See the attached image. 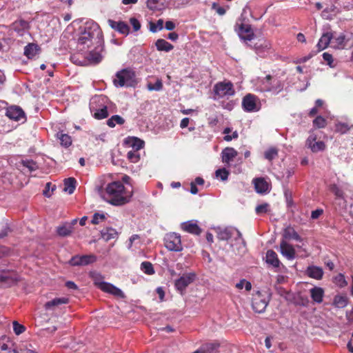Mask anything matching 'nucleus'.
<instances>
[{
	"mask_svg": "<svg viewBox=\"0 0 353 353\" xmlns=\"http://www.w3.org/2000/svg\"><path fill=\"white\" fill-rule=\"evenodd\" d=\"M347 304V299L345 296L337 295L334 299V305L339 308H343Z\"/></svg>",
	"mask_w": 353,
	"mask_h": 353,
	"instance_id": "ea45409f",
	"label": "nucleus"
},
{
	"mask_svg": "<svg viewBox=\"0 0 353 353\" xmlns=\"http://www.w3.org/2000/svg\"><path fill=\"white\" fill-rule=\"evenodd\" d=\"M96 44H97V46L95 47L94 50H91L87 58L88 59L89 61H90L93 63H98L102 60V58H103V56L101 54V52L103 50V47L102 45L103 41H101V43H96Z\"/></svg>",
	"mask_w": 353,
	"mask_h": 353,
	"instance_id": "6ab92c4d",
	"label": "nucleus"
},
{
	"mask_svg": "<svg viewBox=\"0 0 353 353\" xmlns=\"http://www.w3.org/2000/svg\"><path fill=\"white\" fill-rule=\"evenodd\" d=\"M334 283L339 288H344L347 285L344 274L340 273L334 277Z\"/></svg>",
	"mask_w": 353,
	"mask_h": 353,
	"instance_id": "c03bdc74",
	"label": "nucleus"
},
{
	"mask_svg": "<svg viewBox=\"0 0 353 353\" xmlns=\"http://www.w3.org/2000/svg\"><path fill=\"white\" fill-rule=\"evenodd\" d=\"M118 233L117 230L111 228H106L101 231V236L106 241L116 239Z\"/></svg>",
	"mask_w": 353,
	"mask_h": 353,
	"instance_id": "473e14b6",
	"label": "nucleus"
},
{
	"mask_svg": "<svg viewBox=\"0 0 353 353\" xmlns=\"http://www.w3.org/2000/svg\"><path fill=\"white\" fill-rule=\"evenodd\" d=\"M156 47L159 51L169 52L174 48V46L163 39H159L156 41Z\"/></svg>",
	"mask_w": 353,
	"mask_h": 353,
	"instance_id": "2f4dec72",
	"label": "nucleus"
},
{
	"mask_svg": "<svg viewBox=\"0 0 353 353\" xmlns=\"http://www.w3.org/2000/svg\"><path fill=\"white\" fill-rule=\"evenodd\" d=\"M100 289L102 291L111 294L117 297L123 298L125 296L121 290L110 283L105 282V283H102V286H101Z\"/></svg>",
	"mask_w": 353,
	"mask_h": 353,
	"instance_id": "aec40b11",
	"label": "nucleus"
},
{
	"mask_svg": "<svg viewBox=\"0 0 353 353\" xmlns=\"http://www.w3.org/2000/svg\"><path fill=\"white\" fill-rule=\"evenodd\" d=\"M51 189V191L53 192L55 190V185H52L51 183H47L46 184L45 190H43V194L47 196L50 197L51 196V194L50 193V190Z\"/></svg>",
	"mask_w": 353,
	"mask_h": 353,
	"instance_id": "680f3d73",
	"label": "nucleus"
},
{
	"mask_svg": "<svg viewBox=\"0 0 353 353\" xmlns=\"http://www.w3.org/2000/svg\"><path fill=\"white\" fill-rule=\"evenodd\" d=\"M313 123L316 127L322 128L325 127L327 122L323 117L319 116L313 121Z\"/></svg>",
	"mask_w": 353,
	"mask_h": 353,
	"instance_id": "5fc2aeb1",
	"label": "nucleus"
},
{
	"mask_svg": "<svg viewBox=\"0 0 353 353\" xmlns=\"http://www.w3.org/2000/svg\"><path fill=\"white\" fill-rule=\"evenodd\" d=\"M253 183L255 190L258 194H267L270 190L269 183L263 178L254 179Z\"/></svg>",
	"mask_w": 353,
	"mask_h": 353,
	"instance_id": "dca6fc26",
	"label": "nucleus"
},
{
	"mask_svg": "<svg viewBox=\"0 0 353 353\" xmlns=\"http://www.w3.org/2000/svg\"><path fill=\"white\" fill-rule=\"evenodd\" d=\"M316 136L311 134L306 141V145L313 152H318L325 149V145L323 141H316Z\"/></svg>",
	"mask_w": 353,
	"mask_h": 353,
	"instance_id": "f8f14e48",
	"label": "nucleus"
},
{
	"mask_svg": "<svg viewBox=\"0 0 353 353\" xmlns=\"http://www.w3.org/2000/svg\"><path fill=\"white\" fill-rule=\"evenodd\" d=\"M277 155L278 150L275 148H270L264 153L265 158L269 161H272V159H275Z\"/></svg>",
	"mask_w": 353,
	"mask_h": 353,
	"instance_id": "09e8293b",
	"label": "nucleus"
},
{
	"mask_svg": "<svg viewBox=\"0 0 353 353\" xmlns=\"http://www.w3.org/2000/svg\"><path fill=\"white\" fill-rule=\"evenodd\" d=\"M141 270L145 274L151 275L154 273L153 266L150 262L144 261L141 264Z\"/></svg>",
	"mask_w": 353,
	"mask_h": 353,
	"instance_id": "49530a36",
	"label": "nucleus"
},
{
	"mask_svg": "<svg viewBox=\"0 0 353 353\" xmlns=\"http://www.w3.org/2000/svg\"><path fill=\"white\" fill-rule=\"evenodd\" d=\"M306 274L312 279L320 280L323 276V270L321 268L315 265L308 266L305 270Z\"/></svg>",
	"mask_w": 353,
	"mask_h": 353,
	"instance_id": "5701e85b",
	"label": "nucleus"
},
{
	"mask_svg": "<svg viewBox=\"0 0 353 353\" xmlns=\"http://www.w3.org/2000/svg\"><path fill=\"white\" fill-rule=\"evenodd\" d=\"M158 0H148L147 6L152 10H157L159 9L157 6Z\"/></svg>",
	"mask_w": 353,
	"mask_h": 353,
	"instance_id": "0e129e2a",
	"label": "nucleus"
},
{
	"mask_svg": "<svg viewBox=\"0 0 353 353\" xmlns=\"http://www.w3.org/2000/svg\"><path fill=\"white\" fill-rule=\"evenodd\" d=\"M72 231L71 225L68 224V222L64 223L57 228V232L58 235L62 237L70 236Z\"/></svg>",
	"mask_w": 353,
	"mask_h": 353,
	"instance_id": "7c9ffc66",
	"label": "nucleus"
},
{
	"mask_svg": "<svg viewBox=\"0 0 353 353\" xmlns=\"http://www.w3.org/2000/svg\"><path fill=\"white\" fill-rule=\"evenodd\" d=\"M163 20L160 19H159L157 23H150V30L152 32H156L158 30H161L163 29Z\"/></svg>",
	"mask_w": 353,
	"mask_h": 353,
	"instance_id": "8fccbe9b",
	"label": "nucleus"
},
{
	"mask_svg": "<svg viewBox=\"0 0 353 353\" xmlns=\"http://www.w3.org/2000/svg\"><path fill=\"white\" fill-rule=\"evenodd\" d=\"M163 88V84L161 80H157L154 84L148 83V89L150 91L152 90H156L159 91L161 90Z\"/></svg>",
	"mask_w": 353,
	"mask_h": 353,
	"instance_id": "4d7b16f0",
	"label": "nucleus"
},
{
	"mask_svg": "<svg viewBox=\"0 0 353 353\" xmlns=\"http://www.w3.org/2000/svg\"><path fill=\"white\" fill-rule=\"evenodd\" d=\"M164 244L170 251L180 252L183 250L181 235L175 232H169L164 236Z\"/></svg>",
	"mask_w": 353,
	"mask_h": 353,
	"instance_id": "423d86ee",
	"label": "nucleus"
},
{
	"mask_svg": "<svg viewBox=\"0 0 353 353\" xmlns=\"http://www.w3.org/2000/svg\"><path fill=\"white\" fill-rule=\"evenodd\" d=\"M331 191L334 194V195L339 199L343 198V191L336 185H333L331 187Z\"/></svg>",
	"mask_w": 353,
	"mask_h": 353,
	"instance_id": "052dcab7",
	"label": "nucleus"
},
{
	"mask_svg": "<svg viewBox=\"0 0 353 353\" xmlns=\"http://www.w3.org/2000/svg\"><path fill=\"white\" fill-rule=\"evenodd\" d=\"M216 176L217 178H220L222 181H225L228 179L229 176V171L225 168L218 169L216 170Z\"/></svg>",
	"mask_w": 353,
	"mask_h": 353,
	"instance_id": "603ef678",
	"label": "nucleus"
},
{
	"mask_svg": "<svg viewBox=\"0 0 353 353\" xmlns=\"http://www.w3.org/2000/svg\"><path fill=\"white\" fill-rule=\"evenodd\" d=\"M39 46L34 43H29L24 48V54L28 58L34 57L39 52Z\"/></svg>",
	"mask_w": 353,
	"mask_h": 353,
	"instance_id": "c756f323",
	"label": "nucleus"
},
{
	"mask_svg": "<svg viewBox=\"0 0 353 353\" xmlns=\"http://www.w3.org/2000/svg\"><path fill=\"white\" fill-rule=\"evenodd\" d=\"M310 296L314 302L321 303L324 296V290L321 287H314L310 290Z\"/></svg>",
	"mask_w": 353,
	"mask_h": 353,
	"instance_id": "393cba45",
	"label": "nucleus"
},
{
	"mask_svg": "<svg viewBox=\"0 0 353 353\" xmlns=\"http://www.w3.org/2000/svg\"><path fill=\"white\" fill-rule=\"evenodd\" d=\"M76 188V180L74 178H68L64 180L63 190L71 194L74 192Z\"/></svg>",
	"mask_w": 353,
	"mask_h": 353,
	"instance_id": "72a5a7b5",
	"label": "nucleus"
},
{
	"mask_svg": "<svg viewBox=\"0 0 353 353\" xmlns=\"http://www.w3.org/2000/svg\"><path fill=\"white\" fill-rule=\"evenodd\" d=\"M333 43L334 47L336 48H344L345 46V36L343 34H339L337 37L334 38Z\"/></svg>",
	"mask_w": 353,
	"mask_h": 353,
	"instance_id": "79ce46f5",
	"label": "nucleus"
},
{
	"mask_svg": "<svg viewBox=\"0 0 353 353\" xmlns=\"http://www.w3.org/2000/svg\"><path fill=\"white\" fill-rule=\"evenodd\" d=\"M196 279V274L194 272L183 274L180 278L174 282V286L176 290L183 295L187 287L193 283Z\"/></svg>",
	"mask_w": 353,
	"mask_h": 353,
	"instance_id": "6e6552de",
	"label": "nucleus"
},
{
	"mask_svg": "<svg viewBox=\"0 0 353 353\" xmlns=\"http://www.w3.org/2000/svg\"><path fill=\"white\" fill-rule=\"evenodd\" d=\"M332 37L333 36L331 32L324 33L319 39L316 45L319 51L325 50L328 46Z\"/></svg>",
	"mask_w": 353,
	"mask_h": 353,
	"instance_id": "a878e982",
	"label": "nucleus"
},
{
	"mask_svg": "<svg viewBox=\"0 0 353 353\" xmlns=\"http://www.w3.org/2000/svg\"><path fill=\"white\" fill-rule=\"evenodd\" d=\"M238 33L241 39L245 41H251L254 36L251 26L243 23L239 25Z\"/></svg>",
	"mask_w": 353,
	"mask_h": 353,
	"instance_id": "4468645a",
	"label": "nucleus"
},
{
	"mask_svg": "<svg viewBox=\"0 0 353 353\" xmlns=\"http://www.w3.org/2000/svg\"><path fill=\"white\" fill-rule=\"evenodd\" d=\"M94 117L97 119H103L108 117V112L106 106L97 110L94 114Z\"/></svg>",
	"mask_w": 353,
	"mask_h": 353,
	"instance_id": "de8ad7c7",
	"label": "nucleus"
},
{
	"mask_svg": "<svg viewBox=\"0 0 353 353\" xmlns=\"http://www.w3.org/2000/svg\"><path fill=\"white\" fill-rule=\"evenodd\" d=\"M219 347L216 343H206L201 347V348L196 351V353H212Z\"/></svg>",
	"mask_w": 353,
	"mask_h": 353,
	"instance_id": "f704fd0d",
	"label": "nucleus"
},
{
	"mask_svg": "<svg viewBox=\"0 0 353 353\" xmlns=\"http://www.w3.org/2000/svg\"><path fill=\"white\" fill-rule=\"evenodd\" d=\"M279 251L288 260L292 261L296 258L294 248L285 240L281 241Z\"/></svg>",
	"mask_w": 353,
	"mask_h": 353,
	"instance_id": "9d476101",
	"label": "nucleus"
},
{
	"mask_svg": "<svg viewBox=\"0 0 353 353\" xmlns=\"http://www.w3.org/2000/svg\"><path fill=\"white\" fill-rule=\"evenodd\" d=\"M234 233L236 234L238 237L241 238V233L238 230L234 228H225L221 230L218 233V238L222 241L228 240Z\"/></svg>",
	"mask_w": 353,
	"mask_h": 353,
	"instance_id": "b1692460",
	"label": "nucleus"
},
{
	"mask_svg": "<svg viewBox=\"0 0 353 353\" xmlns=\"http://www.w3.org/2000/svg\"><path fill=\"white\" fill-rule=\"evenodd\" d=\"M258 89L261 92H271L276 94L283 90V83L277 77L268 74L261 81Z\"/></svg>",
	"mask_w": 353,
	"mask_h": 353,
	"instance_id": "7ed1b4c3",
	"label": "nucleus"
},
{
	"mask_svg": "<svg viewBox=\"0 0 353 353\" xmlns=\"http://www.w3.org/2000/svg\"><path fill=\"white\" fill-rule=\"evenodd\" d=\"M13 330L17 335L22 334L25 331V327L17 321L13 322Z\"/></svg>",
	"mask_w": 353,
	"mask_h": 353,
	"instance_id": "6e6d98bb",
	"label": "nucleus"
},
{
	"mask_svg": "<svg viewBox=\"0 0 353 353\" xmlns=\"http://www.w3.org/2000/svg\"><path fill=\"white\" fill-rule=\"evenodd\" d=\"M323 211L322 209H316L312 212L311 218L312 219H316L323 214Z\"/></svg>",
	"mask_w": 353,
	"mask_h": 353,
	"instance_id": "338daca9",
	"label": "nucleus"
},
{
	"mask_svg": "<svg viewBox=\"0 0 353 353\" xmlns=\"http://www.w3.org/2000/svg\"><path fill=\"white\" fill-rule=\"evenodd\" d=\"M127 157L132 163H137L140 159L139 152L133 150L128 152Z\"/></svg>",
	"mask_w": 353,
	"mask_h": 353,
	"instance_id": "3c124183",
	"label": "nucleus"
},
{
	"mask_svg": "<svg viewBox=\"0 0 353 353\" xmlns=\"http://www.w3.org/2000/svg\"><path fill=\"white\" fill-rule=\"evenodd\" d=\"M13 26H14V28L18 27V26H20V27H21L22 28L24 29V28H26L28 26V22L26 21L21 19L19 21H15L13 23Z\"/></svg>",
	"mask_w": 353,
	"mask_h": 353,
	"instance_id": "69168bd1",
	"label": "nucleus"
},
{
	"mask_svg": "<svg viewBox=\"0 0 353 353\" xmlns=\"http://www.w3.org/2000/svg\"><path fill=\"white\" fill-rule=\"evenodd\" d=\"M6 116L10 119L19 121L21 119L25 120V112L19 106H11L6 110Z\"/></svg>",
	"mask_w": 353,
	"mask_h": 353,
	"instance_id": "2eb2a0df",
	"label": "nucleus"
},
{
	"mask_svg": "<svg viewBox=\"0 0 353 353\" xmlns=\"http://www.w3.org/2000/svg\"><path fill=\"white\" fill-rule=\"evenodd\" d=\"M68 303V299L65 297L61 298H55L50 301H48L45 303L44 307L47 310H53L55 307L62 305L66 304Z\"/></svg>",
	"mask_w": 353,
	"mask_h": 353,
	"instance_id": "bb28decb",
	"label": "nucleus"
},
{
	"mask_svg": "<svg viewBox=\"0 0 353 353\" xmlns=\"http://www.w3.org/2000/svg\"><path fill=\"white\" fill-rule=\"evenodd\" d=\"M102 39L103 32L99 26L92 20L88 21L83 27H81L77 50L82 52H86L94 43H101Z\"/></svg>",
	"mask_w": 353,
	"mask_h": 353,
	"instance_id": "f257e3e1",
	"label": "nucleus"
},
{
	"mask_svg": "<svg viewBox=\"0 0 353 353\" xmlns=\"http://www.w3.org/2000/svg\"><path fill=\"white\" fill-rule=\"evenodd\" d=\"M256 52L258 54H261L265 50H268L270 48V44L266 41L261 43H256L254 46Z\"/></svg>",
	"mask_w": 353,
	"mask_h": 353,
	"instance_id": "a18cd8bd",
	"label": "nucleus"
},
{
	"mask_svg": "<svg viewBox=\"0 0 353 353\" xmlns=\"http://www.w3.org/2000/svg\"><path fill=\"white\" fill-rule=\"evenodd\" d=\"M132 196V191L125 188L120 181L109 183L103 194V199L114 205H124L130 201Z\"/></svg>",
	"mask_w": 353,
	"mask_h": 353,
	"instance_id": "f03ea898",
	"label": "nucleus"
},
{
	"mask_svg": "<svg viewBox=\"0 0 353 353\" xmlns=\"http://www.w3.org/2000/svg\"><path fill=\"white\" fill-rule=\"evenodd\" d=\"M97 256L94 254L75 255L68 261L72 266H85L94 263Z\"/></svg>",
	"mask_w": 353,
	"mask_h": 353,
	"instance_id": "1a4fd4ad",
	"label": "nucleus"
},
{
	"mask_svg": "<svg viewBox=\"0 0 353 353\" xmlns=\"http://www.w3.org/2000/svg\"><path fill=\"white\" fill-rule=\"evenodd\" d=\"M270 301V297L265 292H256L252 297V306L253 310L258 313H262L265 310Z\"/></svg>",
	"mask_w": 353,
	"mask_h": 353,
	"instance_id": "39448f33",
	"label": "nucleus"
},
{
	"mask_svg": "<svg viewBox=\"0 0 353 353\" xmlns=\"http://www.w3.org/2000/svg\"><path fill=\"white\" fill-rule=\"evenodd\" d=\"M214 93L218 98L230 97L234 94L233 84L230 81H223L216 83L214 86Z\"/></svg>",
	"mask_w": 353,
	"mask_h": 353,
	"instance_id": "0eeeda50",
	"label": "nucleus"
},
{
	"mask_svg": "<svg viewBox=\"0 0 353 353\" xmlns=\"http://www.w3.org/2000/svg\"><path fill=\"white\" fill-rule=\"evenodd\" d=\"M135 83V75L134 72L124 69L118 72L116 78L114 79V84L117 87H131Z\"/></svg>",
	"mask_w": 353,
	"mask_h": 353,
	"instance_id": "20e7f679",
	"label": "nucleus"
},
{
	"mask_svg": "<svg viewBox=\"0 0 353 353\" xmlns=\"http://www.w3.org/2000/svg\"><path fill=\"white\" fill-rule=\"evenodd\" d=\"M19 281V276L13 272L0 271V282L11 285Z\"/></svg>",
	"mask_w": 353,
	"mask_h": 353,
	"instance_id": "a211bd4d",
	"label": "nucleus"
},
{
	"mask_svg": "<svg viewBox=\"0 0 353 353\" xmlns=\"http://www.w3.org/2000/svg\"><path fill=\"white\" fill-rule=\"evenodd\" d=\"M90 277L92 278L94 285L99 289L101 288V286H102V283H105V281H103V277L100 273L96 272H90Z\"/></svg>",
	"mask_w": 353,
	"mask_h": 353,
	"instance_id": "a19ab883",
	"label": "nucleus"
},
{
	"mask_svg": "<svg viewBox=\"0 0 353 353\" xmlns=\"http://www.w3.org/2000/svg\"><path fill=\"white\" fill-rule=\"evenodd\" d=\"M283 236L285 239H294L297 241H302V239L299 235V234L295 231V230L293 228L290 226H288L286 228H285Z\"/></svg>",
	"mask_w": 353,
	"mask_h": 353,
	"instance_id": "c85d7f7f",
	"label": "nucleus"
},
{
	"mask_svg": "<svg viewBox=\"0 0 353 353\" xmlns=\"http://www.w3.org/2000/svg\"><path fill=\"white\" fill-rule=\"evenodd\" d=\"M21 164L28 169L30 172L35 171L39 169L37 163L33 160L26 159L21 161Z\"/></svg>",
	"mask_w": 353,
	"mask_h": 353,
	"instance_id": "37998d69",
	"label": "nucleus"
},
{
	"mask_svg": "<svg viewBox=\"0 0 353 353\" xmlns=\"http://www.w3.org/2000/svg\"><path fill=\"white\" fill-rule=\"evenodd\" d=\"M125 120L119 115H113L107 121V125L110 128H114L116 124L122 125Z\"/></svg>",
	"mask_w": 353,
	"mask_h": 353,
	"instance_id": "4c0bfd02",
	"label": "nucleus"
},
{
	"mask_svg": "<svg viewBox=\"0 0 353 353\" xmlns=\"http://www.w3.org/2000/svg\"><path fill=\"white\" fill-rule=\"evenodd\" d=\"M237 154L238 152L233 148H225L221 152L222 161L229 165Z\"/></svg>",
	"mask_w": 353,
	"mask_h": 353,
	"instance_id": "4be33fe9",
	"label": "nucleus"
},
{
	"mask_svg": "<svg viewBox=\"0 0 353 353\" xmlns=\"http://www.w3.org/2000/svg\"><path fill=\"white\" fill-rule=\"evenodd\" d=\"M323 60L327 62V64L330 67V68H335L336 67V64L334 63V59H333V57H332V55L328 52H324L323 54Z\"/></svg>",
	"mask_w": 353,
	"mask_h": 353,
	"instance_id": "864d4df0",
	"label": "nucleus"
},
{
	"mask_svg": "<svg viewBox=\"0 0 353 353\" xmlns=\"http://www.w3.org/2000/svg\"><path fill=\"white\" fill-rule=\"evenodd\" d=\"M105 216L104 214L95 213L92 217V223L93 224H99L100 222L105 220Z\"/></svg>",
	"mask_w": 353,
	"mask_h": 353,
	"instance_id": "bf43d9fd",
	"label": "nucleus"
},
{
	"mask_svg": "<svg viewBox=\"0 0 353 353\" xmlns=\"http://www.w3.org/2000/svg\"><path fill=\"white\" fill-rule=\"evenodd\" d=\"M212 7L220 15H223L225 13V10L223 7L218 6L216 3H214Z\"/></svg>",
	"mask_w": 353,
	"mask_h": 353,
	"instance_id": "774afa93",
	"label": "nucleus"
},
{
	"mask_svg": "<svg viewBox=\"0 0 353 353\" xmlns=\"http://www.w3.org/2000/svg\"><path fill=\"white\" fill-rule=\"evenodd\" d=\"M257 98L252 94H248L244 97L242 101L243 109L247 112H255L259 110L256 104Z\"/></svg>",
	"mask_w": 353,
	"mask_h": 353,
	"instance_id": "9b49d317",
	"label": "nucleus"
},
{
	"mask_svg": "<svg viewBox=\"0 0 353 353\" xmlns=\"http://www.w3.org/2000/svg\"><path fill=\"white\" fill-rule=\"evenodd\" d=\"M181 229L194 235H199L202 231L201 228L198 225L197 221L195 220H190L182 223L181 224Z\"/></svg>",
	"mask_w": 353,
	"mask_h": 353,
	"instance_id": "ddd939ff",
	"label": "nucleus"
},
{
	"mask_svg": "<svg viewBox=\"0 0 353 353\" xmlns=\"http://www.w3.org/2000/svg\"><path fill=\"white\" fill-rule=\"evenodd\" d=\"M266 263L272 265L274 268L279 267L280 261L278 258L276 253L272 250H269L266 252Z\"/></svg>",
	"mask_w": 353,
	"mask_h": 353,
	"instance_id": "cd10ccee",
	"label": "nucleus"
},
{
	"mask_svg": "<svg viewBox=\"0 0 353 353\" xmlns=\"http://www.w3.org/2000/svg\"><path fill=\"white\" fill-rule=\"evenodd\" d=\"M14 346V344L8 338L2 337L0 339V353H3L4 351L10 350V347Z\"/></svg>",
	"mask_w": 353,
	"mask_h": 353,
	"instance_id": "e433bc0d",
	"label": "nucleus"
},
{
	"mask_svg": "<svg viewBox=\"0 0 353 353\" xmlns=\"http://www.w3.org/2000/svg\"><path fill=\"white\" fill-rule=\"evenodd\" d=\"M108 23L113 30L122 34L128 35L129 34L130 27L123 21H115L112 19H108Z\"/></svg>",
	"mask_w": 353,
	"mask_h": 353,
	"instance_id": "f3484780",
	"label": "nucleus"
},
{
	"mask_svg": "<svg viewBox=\"0 0 353 353\" xmlns=\"http://www.w3.org/2000/svg\"><path fill=\"white\" fill-rule=\"evenodd\" d=\"M269 205L268 203H263L256 206L255 211L258 214H264L268 211Z\"/></svg>",
	"mask_w": 353,
	"mask_h": 353,
	"instance_id": "13d9d810",
	"label": "nucleus"
},
{
	"mask_svg": "<svg viewBox=\"0 0 353 353\" xmlns=\"http://www.w3.org/2000/svg\"><path fill=\"white\" fill-rule=\"evenodd\" d=\"M57 138L60 140V143L64 147H68L72 144V139L70 136L63 132L57 133Z\"/></svg>",
	"mask_w": 353,
	"mask_h": 353,
	"instance_id": "58836bf2",
	"label": "nucleus"
},
{
	"mask_svg": "<svg viewBox=\"0 0 353 353\" xmlns=\"http://www.w3.org/2000/svg\"><path fill=\"white\" fill-rule=\"evenodd\" d=\"M130 23L132 26L134 31H138L141 28V23L136 18H130Z\"/></svg>",
	"mask_w": 353,
	"mask_h": 353,
	"instance_id": "e2e57ef3",
	"label": "nucleus"
},
{
	"mask_svg": "<svg viewBox=\"0 0 353 353\" xmlns=\"http://www.w3.org/2000/svg\"><path fill=\"white\" fill-rule=\"evenodd\" d=\"M353 125H350L348 123L338 122L335 124V130L341 134L347 133Z\"/></svg>",
	"mask_w": 353,
	"mask_h": 353,
	"instance_id": "c9c22d12",
	"label": "nucleus"
},
{
	"mask_svg": "<svg viewBox=\"0 0 353 353\" xmlns=\"http://www.w3.org/2000/svg\"><path fill=\"white\" fill-rule=\"evenodd\" d=\"M126 146L131 148L133 150L139 151L143 148L144 141L134 137H128L124 140Z\"/></svg>",
	"mask_w": 353,
	"mask_h": 353,
	"instance_id": "412c9836",
	"label": "nucleus"
}]
</instances>
